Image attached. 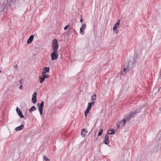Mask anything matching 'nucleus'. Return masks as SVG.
<instances>
[{
  "mask_svg": "<svg viewBox=\"0 0 161 161\" xmlns=\"http://www.w3.org/2000/svg\"><path fill=\"white\" fill-rule=\"evenodd\" d=\"M36 95L37 93L36 92H35L34 94H33L32 101L33 103H35L36 101Z\"/></svg>",
  "mask_w": 161,
  "mask_h": 161,
  "instance_id": "0eeeda50",
  "label": "nucleus"
},
{
  "mask_svg": "<svg viewBox=\"0 0 161 161\" xmlns=\"http://www.w3.org/2000/svg\"><path fill=\"white\" fill-rule=\"evenodd\" d=\"M44 159L45 160V159H48V158H47V157L46 156H44Z\"/></svg>",
  "mask_w": 161,
  "mask_h": 161,
  "instance_id": "cd10ccee",
  "label": "nucleus"
},
{
  "mask_svg": "<svg viewBox=\"0 0 161 161\" xmlns=\"http://www.w3.org/2000/svg\"><path fill=\"white\" fill-rule=\"evenodd\" d=\"M34 38V36L33 35H31L29 39H28L27 41V43H30L33 41Z\"/></svg>",
  "mask_w": 161,
  "mask_h": 161,
  "instance_id": "ddd939ff",
  "label": "nucleus"
},
{
  "mask_svg": "<svg viewBox=\"0 0 161 161\" xmlns=\"http://www.w3.org/2000/svg\"><path fill=\"white\" fill-rule=\"evenodd\" d=\"M69 26V25H66V26H65L64 27V30H66L68 29V27Z\"/></svg>",
  "mask_w": 161,
  "mask_h": 161,
  "instance_id": "393cba45",
  "label": "nucleus"
},
{
  "mask_svg": "<svg viewBox=\"0 0 161 161\" xmlns=\"http://www.w3.org/2000/svg\"><path fill=\"white\" fill-rule=\"evenodd\" d=\"M131 118V117H130V114H129V115L125 116V120H126L127 121H129L130 120Z\"/></svg>",
  "mask_w": 161,
  "mask_h": 161,
  "instance_id": "6ab92c4d",
  "label": "nucleus"
},
{
  "mask_svg": "<svg viewBox=\"0 0 161 161\" xmlns=\"http://www.w3.org/2000/svg\"><path fill=\"white\" fill-rule=\"evenodd\" d=\"M15 68H18V66H17V65H16L15 66Z\"/></svg>",
  "mask_w": 161,
  "mask_h": 161,
  "instance_id": "473e14b6",
  "label": "nucleus"
},
{
  "mask_svg": "<svg viewBox=\"0 0 161 161\" xmlns=\"http://www.w3.org/2000/svg\"><path fill=\"white\" fill-rule=\"evenodd\" d=\"M1 70H0V73H1Z\"/></svg>",
  "mask_w": 161,
  "mask_h": 161,
  "instance_id": "f704fd0d",
  "label": "nucleus"
},
{
  "mask_svg": "<svg viewBox=\"0 0 161 161\" xmlns=\"http://www.w3.org/2000/svg\"><path fill=\"white\" fill-rule=\"evenodd\" d=\"M133 113H134V112H131L129 114L131 118L134 117L135 115L136 114H133Z\"/></svg>",
  "mask_w": 161,
  "mask_h": 161,
  "instance_id": "4be33fe9",
  "label": "nucleus"
},
{
  "mask_svg": "<svg viewBox=\"0 0 161 161\" xmlns=\"http://www.w3.org/2000/svg\"><path fill=\"white\" fill-rule=\"evenodd\" d=\"M44 102L43 101H42L41 103L40 104V105L39 106V111L40 112V114H42L43 112V108L44 106Z\"/></svg>",
  "mask_w": 161,
  "mask_h": 161,
  "instance_id": "423d86ee",
  "label": "nucleus"
},
{
  "mask_svg": "<svg viewBox=\"0 0 161 161\" xmlns=\"http://www.w3.org/2000/svg\"><path fill=\"white\" fill-rule=\"evenodd\" d=\"M115 132V130L114 129H112V130H109L108 132V134L109 135H112L114 134Z\"/></svg>",
  "mask_w": 161,
  "mask_h": 161,
  "instance_id": "f3484780",
  "label": "nucleus"
},
{
  "mask_svg": "<svg viewBox=\"0 0 161 161\" xmlns=\"http://www.w3.org/2000/svg\"><path fill=\"white\" fill-rule=\"evenodd\" d=\"M160 88H161V87H160Z\"/></svg>",
  "mask_w": 161,
  "mask_h": 161,
  "instance_id": "c9c22d12",
  "label": "nucleus"
},
{
  "mask_svg": "<svg viewBox=\"0 0 161 161\" xmlns=\"http://www.w3.org/2000/svg\"><path fill=\"white\" fill-rule=\"evenodd\" d=\"M49 76V75L48 74L44 75H43L42 77L40 76L39 78L40 83L41 84L42 83L45 79L48 78Z\"/></svg>",
  "mask_w": 161,
  "mask_h": 161,
  "instance_id": "39448f33",
  "label": "nucleus"
},
{
  "mask_svg": "<svg viewBox=\"0 0 161 161\" xmlns=\"http://www.w3.org/2000/svg\"><path fill=\"white\" fill-rule=\"evenodd\" d=\"M23 80H20V81H19V83H20L21 84H22V81Z\"/></svg>",
  "mask_w": 161,
  "mask_h": 161,
  "instance_id": "c756f323",
  "label": "nucleus"
},
{
  "mask_svg": "<svg viewBox=\"0 0 161 161\" xmlns=\"http://www.w3.org/2000/svg\"><path fill=\"white\" fill-rule=\"evenodd\" d=\"M45 160L46 161H50V160L49 159H45Z\"/></svg>",
  "mask_w": 161,
  "mask_h": 161,
  "instance_id": "2f4dec72",
  "label": "nucleus"
},
{
  "mask_svg": "<svg viewBox=\"0 0 161 161\" xmlns=\"http://www.w3.org/2000/svg\"><path fill=\"white\" fill-rule=\"evenodd\" d=\"M85 116L86 117L87 116V114L88 113H86V112H85Z\"/></svg>",
  "mask_w": 161,
  "mask_h": 161,
  "instance_id": "c85d7f7f",
  "label": "nucleus"
},
{
  "mask_svg": "<svg viewBox=\"0 0 161 161\" xmlns=\"http://www.w3.org/2000/svg\"><path fill=\"white\" fill-rule=\"evenodd\" d=\"M141 109H136L135 111L133 112H134V114H137V113H138L140 112L141 111Z\"/></svg>",
  "mask_w": 161,
  "mask_h": 161,
  "instance_id": "412c9836",
  "label": "nucleus"
},
{
  "mask_svg": "<svg viewBox=\"0 0 161 161\" xmlns=\"http://www.w3.org/2000/svg\"><path fill=\"white\" fill-rule=\"evenodd\" d=\"M96 96L95 93H94L93 95L91 97V102H95L94 100L96 99Z\"/></svg>",
  "mask_w": 161,
  "mask_h": 161,
  "instance_id": "dca6fc26",
  "label": "nucleus"
},
{
  "mask_svg": "<svg viewBox=\"0 0 161 161\" xmlns=\"http://www.w3.org/2000/svg\"><path fill=\"white\" fill-rule=\"evenodd\" d=\"M95 103V102H91L90 103H89L88 104V107L87 108L91 109L92 108V105H94Z\"/></svg>",
  "mask_w": 161,
  "mask_h": 161,
  "instance_id": "2eb2a0df",
  "label": "nucleus"
},
{
  "mask_svg": "<svg viewBox=\"0 0 161 161\" xmlns=\"http://www.w3.org/2000/svg\"><path fill=\"white\" fill-rule=\"evenodd\" d=\"M52 47L53 51H58V44L57 39H54L53 41Z\"/></svg>",
  "mask_w": 161,
  "mask_h": 161,
  "instance_id": "f03ea898",
  "label": "nucleus"
},
{
  "mask_svg": "<svg viewBox=\"0 0 161 161\" xmlns=\"http://www.w3.org/2000/svg\"><path fill=\"white\" fill-rule=\"evenodd\" d=\"M136 61V58L134 57L132 60H130L129 62H128L127 64H125L124 67V68L123 71H121V74L124 75L125 74V73L129 72L133 67L134 65V63Z\"/></svg>",
  "mask_w": 161,
  "mask_h": 161,
  "instance_id": "f257e3e1",
  "label": "nucleus"
},
{
  "mask_svg": "<svg viewBox=\"0 0 161 161\" xmlns=\"http://www.w3.org/2000/svg\"><path fill=\"white\" fill-rule=\"evenodd\" d=\"M90 110H91V109H90V108H89L87 107V108L85 111V112L88 113L89 112V111Z\"/></svg>",
  "mask_w": 161,
  "mask_h": 161,
  "instance_id": "b1692460",
  "label": "nucleus"
},
{
  "mask_svg": "<svg viewBox=\"0 0 161 161\" xmlns=\"http://www.w3.org/2000/svg\"><path fill=\"white\" fill-rule=\"evenodd\" d=\"M125 123V119H124L123 120H121L116 124V126L118 128L123 126Z\"/></svg>",
  "mask_w": 161,
  "mask_h": 161,
  "instance_id": "20e7f679",
  "label": "nucleus"
},
{
  "mask_svg": "<svg viewBox=\"0 0 161 161\" xmlns=\"http://www.w3.org/2000/svg\"><path fill=\"white\" fill-rule=\"evenodd\" d=\"M86 25L85 24L82 25L81 27L80 28V33L81 34H83L84 33V29L86 28Z\"/></svg>",
  "mask_w": 161,
  "mask_h": 161,
  "instance_id": "6e6552de",
  "label": "nucleus"
},
{
  "mask_svg": "<svg viewBox=\"0 0 161 161\" xmlns=\"http://www.w3.org/2000/svg\"><path fill=\"white\" fill-rule=\"evenodd\" d=\"M104 143L108 145L109 143V141L108 140L109 139V136H108L106 134L104 137Z\"/></svg>",
  "mask_w": 161,
  "mask_h": 161,
  "instance_id": "9b49d317",
  "label": "nucleus"
},
{
  "mask_svg": "<svg viewBox=\"0 0 161 161\" xmlns=\"http://www.w3.org/2000/svg\"><path fill=\"white\" fill-rule=\"evenodd\" d=\"M83 19H80V22H83Z\"/></svg>",
  "mask_w": 161,
  "mask_h": 161,
  "instance_id": "7c9ffc66",
  "label": "nucleus"
},
{
  "mask_svg": "<svg viewBox=\"0 0 161 161\" xmlns=\"http://www.w3.org/2000/svg\"><path fill=\"white\" fill-rule=\"evenodd\" d=\"M19 89L20 90H23V86L22 85H20L19 87Z\"/></svg>",
  "mask_w": 161,
  "mask_h": 161,
  "instance_id": "a878e982",
  "label": "nucleus"
},
{
  "mask_svg": "<svg viewBox=\"0 0 161 161\" xmlns=\"http://www.w3.org/2000/svg\"><path fill=\"white\" fill-rule=\"evenodd\" d=\"M43 70L45 71L46 72H48L49 71V67H45L43 68Z\"/></svg>",
  "mask_w": 161,
  "mask_h": 161,
  "instance_id": "aec40b11",
  "label": "nucleus"
},
{
  "mask_svg": "<svg viewBox=\"0 0 161 161\" xmlns=\"http://www.w3.org/2000/svg\"><path fill=\"white\" fill-rule=\"evenodd\" d=\"M46 72L45 71H44L42 73V75H46Z\"/></svg>",
  "mask_w": 161,
  "mask_h": 161,
  "instance_id": "bb28decb",
  "label": "nucleus"
},
{
  "mask_svg": "<svg viewBox=\"0 0 161 161\" xmlns=\"http://www.w3.org/2000/svg\"><path fill=\"white\" fill-rule=\"evenodd\" d=\"M92 129L91 130V131L90 132L89 134H90L92 131Z\"/></svg>",
  "mask_w": 161,
  "mask_h": 161,
  "instance_id": "72a5a7b5",
  "label": "nucleus"
},
{
  "mask_svg": "<svg viewBox=\"0 0 161 161\" xmlns=\"http://www.w3.org/2000/svg\"><path fill=\"white\" fill-rule=\"evenodd\" d=\"M16 111L17 113L18 114V115L20 118H23L24 117V116L22 114V112L20 111L19 109L18 108H17Z\"/></svg>",
  "mask_w": 161,
  "mask_h": 161,
  "instance_id": "9d476101",
  "label": "nucleus"
},
{
  "mask_svg": "<svg viewBox=\"0 0 161 161\" xmlns=\"http://www.w3.org/2000/svg\"><path fill=\"white\" fill-rule=\"evenodd\" d=\"M24 127L23 125H22L20 126H18L15 128V130L17 131H20L22 130Z\"/></svg>",
  "mask_w": 161,
  "mask_h": 161,
  "instance_id": "4468645a",
  "label": "nucleus"
},
{
  "mask_svg": "<svg viewBox=\"0 0 161 161\" xmlns=\"http://www.w3.org/2000/svg\"><path fill=\"white\" fill-rule=\"evenodd\" d=\"M58 51H53V53L51 54V56L52 60H54L58 58Z\"/></svg>",
  "mask_w": 161,
  "mask_h": 161,
  "instance_id": "7ed1b4c3",
  "label": "nucleus"
},
{
  "mask_svg": "<svg viewBox=\"0 0 161 161\" xmlns=\"http://www.w3.org/2000/svg\"><path fill=\"white\" fill-rule=\"evenodd\" d=\"M120 20L119 19L118 20L117 23L114 25V26H113V29L114 30H116L117 28L119 25V24L120 23Z\"/></svg>",
  "mask_w": 161,
  "mask_h": 161,
  "instance_id": "f8f14e48",
  "label": "nucleus"
},
{
  "mask_svg": "<svg viewBox=\"0 0 161 161\" xmlns=\"http://www.w3.org/2000/svg\"><path fill=\"white\" fill-rule=\"evenodd\" d=\"M36 110V108L34 106H32L31 107L29 110V113H31L32 111H34Z\"/></svg>",
  "mask_w": 161,
  "mask_h": 161,
  "instance_id": "a211bd4d",
  "label": "nucleus"
},
{
  "mask_svg": "<svg viewBox=\"0 0 161 161\" xmlns=\"http://www.w3.org/2000/svg\"><path fill=\"white\" fill-rule=\"evenodd\" d=\"M87 133V130L85 129H83L81 131V135L82 137H85L86 134Z\"/></svg>",
  "mask_w": 161,
  "mask_h": 161,
  "instance_id": "1a4fd4ad",
  "label": "nucleus"
},
{
  "mask_svg": "<svg viewBox=\"0 0 161 161\" xmlns=\"http://www.w3.org/2000/svg\"><path fill=\"white\" fill-rule=\"evenodd\" d=\"M103 132V129H101L100 130V131L99 132V133H98V134L97 136H100L102 134Z\"/></svg>",
  "mask_w": 161,
  "mask_h": 161,
  "instance_id": "5701e85b",
  "label": "nucleus"
}]
</instances>
